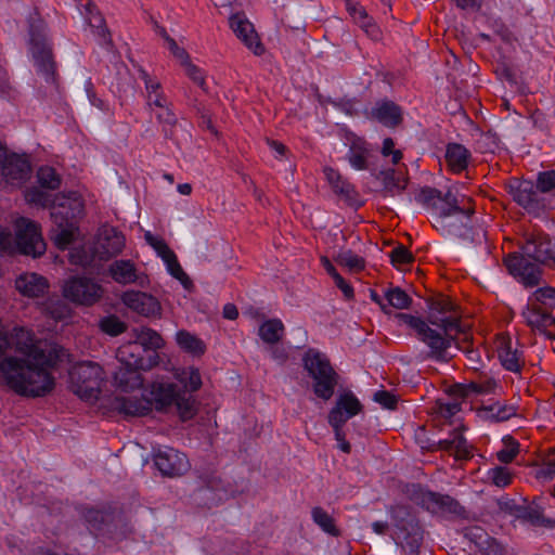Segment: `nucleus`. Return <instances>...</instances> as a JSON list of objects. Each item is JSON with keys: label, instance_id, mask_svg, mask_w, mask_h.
Returning <instances> with one entry per match:
<instances>
[{"label": "nucleus", "instance_id": "7", "mask_svg": "<svg viewBox=\"0 0 555 555\" xmlns=\"http://www.w3.org/2000/svg\"><path fill=\"white\" fill-rule=\"evenodd\" d=\"M409 498L431 514L442 516L466 517V509L461 503L449 494H442L412 485L408 491Z\"/></svg>", "mask_w": 555, "mask_h": 555}, {"label": "nucleus", "instance_id": "13", "mask_svg": "<svg viewBox=\"0 0 555 555\" xmlns=\"http://www.w3.org/2000/svg\"><path fill=\"white\" fill-rule=\"evenodd\" d=\"M15 243L21 254L34 258L44 254L47 247L40 232V227L26 218H20L16 221Z\"/></svg>", "mask_w": 555, "mask_h": 555}, {"label": "nucleus", "instance_id": "2", "mask_svg": "<svg viewBox=\"0 0 555 555\" xmlns=\"http://www.w3.org/2000/svg\"><path fill=\"white\" fill-rule=\"evenodd\" d=\"M398 318L415 331L417 338L430 349V357L439 361L448 360V349L464 334L456 315L433 314L428 315V322L406 313H399Z\"/></svg>", "mask_w": 555, "mask_h": 555}, {"label": "nucleus", "instance_id": "49", "mask_svg": "<svg viewBox=\"0 0 555 555\" xmlns=\"http://www.w3.org/2000/svg\"><path fill=\"white\" fill-rule=\"evenodd\" d=\"M385 298L389 306L399 310L409 308L412 302V298L400 287L387 289Z\"/></svg>", "mask_w": 555, "mask_h": 555}, {"label": "nucleus", "instance_id": "52", "mask_svg": "<svg viewBox=\"0 0 555 555\" xmlns=\"http://www.w3.org/2000/svg\"><path fill=\"white\" fill-rule=\"evenodd\" d=\"M38 182L42 188L56 190L60 188L61 178L55 169L49 166L41 167L37 172Z\"/></svg>", "mask_w": 555, "mask_h": 555}, {"label": "nucleus", "instance_id": "3", "mask_svg": "<svg viewBox=\"0 0 555 555\" xmlns=\"http://www.w3.org/2000/svg\"><path fill=\"white\" fill-rule=\"evenodd\" d=\"M147 399L152 401V408L162 412L175 405L183 422L193 418L198 411V402L195 397L186 393L173 383L154 382L151 385Z\"/></svg>", "mask_w": 555, "mask_h": 555}, {"label": "nucleus", "instance_id": "61", "mask_svg": "<svg viewBox=\"0 0 555 555\" xmlns=\"http://www.w3.org/2000/svg\"><path fill=\"white\" fill-rule=\"evenodd\" d=\"M57 232L53 236L54 243L60 249H66L74 241V231L76 225L56 227Z\"/></svg>", "mask_w": 555, "mask_h": 555}, {"label": "nucleus", "instance_id": "28", "mask_svg": "<svg viewBox=\"0 0 555 555\" xmlns=\"http://www.w3.org/2000/svg\"><path fill=\"white\" fill-rule=\"evenodd\" d=\"M31 173V167L26 158L12 155L5 158L2 164V175L7 182L20 185L25 182Z\"/></svg>", "mask_w": 555, "mask_h": 555}, {"label": "nucleus", "instance_id": "45", "mask_svg": "<svg viewBox=\"0 0 555 555\" xmlns=\"http://www.w3.org/2000/svg\"><path fill=\"white\" fill-rule=\"evenodd\" d=\"M88 23L93 29L94 34L100 38V44L107 48L113 47L111 34L105 25V20L100 12H95L94 16H88Z\"/></svg>", "mask_w": 555, "mask_h": 555}, {"label": "nucleus", "instance_id": "29", "mask_svg": "<svg viewBox=\"0 0 555 555\" xmlns=\"http://www.w3.org/2000/svg\"><path fill=\"white\" fill-rule=\"evenodd\" d=\"M541 498H534L528 505H522L518 519L529 522L534 527L555 528V519L544 515V508L540 505Z\"/></svg>", "mask_w": 555, "mask_h": 555}, {"label": "nucleus", "instance_id": "16", "mask_svg": "<svg viewBox=\"0 0 555 555\" xmlns=\"http://www.w3.org/2000/svg\"><path fill=\"white\" fill-rule=\"evenodd\" d=\"M124 234L114 227L103 225L99 230L94 253L100 260H109L118 256L125 248Z\"/></svg>", "mask_w": 555, "mask_h": 555}, {"label": "nucleus", "instance_id": "38", "mask_svg": "<svg viewBox=\"0 0 555 555\" xmlns=\"http://www.w3.org/2000/svg\"><path fill=\"white\" fill-rule=\"evenodd\" d=\"M134 341L144 348L146 354L156 352L164 346L162 336L154 330L149 327L133 330Z\"/></svg>", "mask_w": 555, "mask_h": 555}, {"label": "nucleus", "instance_id": "54", "mask_svg": "<svg viewBox=\"0 0 555 555\" xmlns=\"http://www.w3.org/2000/svg\"><path fill=\"white\" fill-rule=\"evenodd\" d=\"M100 328L103 333L111 336H118L126 332L127 325L116 315H108L101 320Z\"/></svg>", "mask_w": 555, "mask_h": 555}, {"label": "nucleus", "instance_id": "34", "mask_svg": "<svg viewBox=\"0 0 555 555\" xmlns=\"http://www.w3.org/2000/svg\"><path fill=\"white\" fill-rule=\"evenodd\" d=\"M140 371H142V369L120 365L114 374L116 386L122 391H130L140 388L143 382Z\"/></svg>", "mask_w": 555, "mask_h": 555}, {"label": "nucleus", "instance_id": "20", "mask_svg": "<svg viewBox=\"0 0 555 555\" xmlns=\"http://www.w3.org/2000/svg\"><path fill=\"white\" fill-rule=\"evenodd\" d=\"M417 441L422 449H426L430 452L443 450L450 454H453L456 460H468L472 457V451L459 428L453 430L450 438L439 440L438 442L425 444L424 441L420 438V435H417Z\"/></svg>", "mask_w": 555, "mask_h": 555}, {"label": "nucleus", "instance_id": "48", "mask_svg": "<svg viewBox=\"0 0 555 555\" xmlns=\"http://www.w3.org/2000/svg\"><path fill=\"white\" fill-rule=\"evenodd\" d=\"M179 380L184 387L186 393L197 391L202 387V377L198 369L190 367L179 375Z\"/></svg>", "mask_w": 555, "mask_h": 555}, {"label": "nucleus", "instance_id": "1", "mask_svg": "<svg viewBox=\"0 0 555 555\" xmlns=\"http://www.w3.org/2000/svg\"><path fill=\"white\" fill-rule=\"evenodd\" d=\"M416 201L431 214L433 227L444 236L473 241L470 218L475 214L470 197H457L451 190L442 193L436 188H423Z\"/></svg>", "mask_w": 555, "mask_h": 555}, {"label": "nucleus", "instance_id": "5", "mask_svg": "<svg viewBox=\"0 0 555 555\" xmlns=\"http://www.w3.org/2000/svg\"><path fill=\"white\" fill-rule=\"evenodd\" d=\"M302 362L305 370L313 379L314 395L324 401L330 400L339 380V375L332 366L330 359L315 349H309Z\"/></svg>", "mask_w": 555, "mask_h": 555}, {"label": "nucleus", "instance_id": "11", "mask_svg": "<svg viewBox=\"0 0 555 555\" xmlns=\"http://www.w3.org/2000/svg\"><path fill=\"white\" fill-rule=\"evenodd\" d=\"M508 273L526 288L540 285L543 278V266L528 258L520 251L508 254L504 258Z\"/></svg>", "mask_w": 555, "mask_h": 555}, {"label": "nucleus", "instance_id": "64", "mask_svg": "<svg viewBox=\"0 0 555 555\" xmlns=\"http://www.w3.org/2000/svg\"><path fill=\"white\" fill-rule=\"evenodd\" d=\"M183 66L185 67V73L190 77V79H192L194 83H196L199 88L206 91L207 86L203 70L195 64H193L191 61H189Z\"/></svg>", "mask_w": 555, "mask_h": 555}, {"label": "nucleus", "instance_id": "46", "mask_svg": "<svg viewBox=\"0 0 555 555\" xmlns=\"http://www.w3.org/2000/svg\"><path fill=\"white\" fill-rule=\"evenodd\" d=\"M468 387L473 389L474 393L489 395L495 393L500 388V384L494 377L487 374H481L478 379L468 383Z\"/></svg>", "mask_w": 555, "mask_h": 555}, {"label": "nucleus", "instance_id": "21", "mask_svg": "<svg viewBox=\"0 0 555 555\" xmlns=\"http://www.w3.org/2000/svg\"><path fill=\"white\" fill-rule=\"evenodd\" d=\"M154 462L159 472L168 477L181 476L189 469L185 454L172 448H167L155 454Z\"/></svg>", "mask_w": 555, "mask_h": 555}, {"label": "nucleus", "instance_id": "53", "mask_svg": "<svg viewBox=\"0 0 555 555\" xmlns=\"http://www.w3.org/2000/svg\"><path fill=\"white\" fill-rule=\"evenodd\" d=\"M504 448L496 453L498 460L503 464H508L519 453V443L511 436L503 439Z\"/></svg>", "mask_w": 555, "mask_h": 555}, {"label": "nucleus", "instance_id": "4", "mask_svg": "<svg viewBox=\"0 0 555 555\" xmlns=\"http://www.w3.org/2000/svg\"><path fill=\"white\" fill-rule=\"evenodd\" d=\"M47 23L39 16L29 22V46L37 72L57 87L56 62L47 37Z\"/></svg>", "mask_w": 555, "mask_h": 555}, {"label": "nucleus", "instance_id": "22", "mask_svg": "<svg viewBox=\"0 0 555 555\" xmlns=\"http://www.w3.org/2000/svg\"><path fill=\"white\" fill-rule=\"evenodd\" d=\"M498 357L502 366L509 372L520 374L525 367L526 360L522 349L507 336L499 338Z\"/></svg>", "mask_w": 555, "mask_h": 555}, {"label": "nucleus", "instance_id": "12", "mask_svg": "<svg viewBox=\"0 0 555 555\" xmlns=\"http://www.w3.org/2000/svg\"><path fill=\"white\" fill-rule=\"evenodd\" d=\"M62 291L66 299L82 306H92L103 295L102 286L88 276H70L64 282Z\"/></svg>", "mask_w": 555, "mask_h": 555}, {"label": "nucleus", "instance_id": "23", "mask_svg": "<svg viewBox=\"0 0 555 555\" xmlns=\"http://www.w3.org/2000/svg\"><path fill=\"white\" fill-rule=\"evenodd\" d=\"M528 326L544 334L548 339L555 340V318L551 310L537 305H528L522 312Z\"/></svg>", "mask_w": 555, "mask_h": 555}, {"label": "nucleus", "instance_id": "62", "mask_svg": "<svg viewBox=\"0 0 555 555\" xmlns=\"http://www.w3.org/2000/svg\"><path fill=\"white\" fill-rule=\"evenodd\" d=\"M496 505L500 512L507 514L509 516H514L517 519L522 507V505H518L514 499H511L508 496H502L499 500H496Z\"/></svg>", "mask_w": 555, "mask_h": 555}, {"label": "nucleus", "instance_id": "10", "mask_svg": "<svg viewBox=\"0 0 555 555\" xmlns=\"http://www.w3.org/2000/svg\"><path fill=\"white\" fill-rule=\"evenodd\" d=\"M505 189L513 199L529 214L538 216L547 208H555V203L546 201L530 180L512 178L505 184Z\"/></svg>", "mask_w": 555, "mask_h": 555}, {"label": "nucleus", "instance_id": "50", "mask_svg": "<svg viewBox=\"0 0 555 555\" xmlns=\"http://www.w3.org/2000/svg\"><path fill=\"white\" fill-rule=\"evenodd\" d=\"M464 338L462 341H456V346L459 349L465 351L466 353V366L473 371H478L481 365V356L480 352L476 349L469 348V338L467 334L464 332Z\"/></svg>", "mask_w": 555, "mask_h": 555}, {"label": "nucleus", "instance_id": "39", "mask_svg": "<svg viewBox=\"0 0 555 555\" xmlns=\"http://www.w3.org/2000/svg\"><path fill=\"white\" fill-rule=\"evenodd\" d=\"M377 178L383 182L384 196H395L406 188V179L400 177L395 169L383 170Z\"/></svg>", "mask_w": 555, "mask_h": 555}, {"label": "nucleus", "instance_id": "36", "mask_svg": "<svg viewBox=\"0 0 555 555\" xmlns=\"http://www.w3.org/2000/svg\"><path fill=\"white\" fill-rule=\"evenodd\" d=\"M469 151L462 144L450 143L447 146L446 162L453 172H462L467 168Z\"/></svg>", "mask_w": 555, "mask_h": 555}, {"label": "nucleus", "instance_id": "27", "mask_svg": "<svg viewBox=\"0 0 555 555\" xmlns=\"http://www.w3.org/2000/svg\"><path fill=\"white\" fill-rule=\"evenodd\" d=\"M15 288L25 297L38 298L48 292L49 282L40 274L27 272L16 278Z\"/></svg>", "mask_w": 555, "mask_h": 555}, {"label": "nucleus", "instance_id": "41", "mask_svg": "<svg viewBox=\"0 0 555 555\" xmlns=\"http://www.w3.org/2000/svg\"><path fill=\"white\" fill-rule=\"evenodd\" d=\"M324 173L330 185L332 186V190L336 194L341 195L347 199L352 198V196L356 194L353 185L347 180L343 179L341 175L337 170L331 167H326L324 169Z\"/></svg>", "mask_w": 555, "mask_h": 555}, {"label": "nucleus", "instance_id": "24", "mask_svg": "<svg viewBox=\"0 0 555 555\" xmlns=\"http://www.w3.org/2000/svg\"><path fill=\"white\" fill-rule=\"evenodd\" d=\"M122 302L133 312L146 317H157L160 314V304L152 295L140 291H128L122 294Z\"/></svg>", "mask_w": 555, "mask_h": 555}, {"label": "nucleus", "instance_id": "44", "mask_svg": "<svg viewBox=\"0 0 555 555\" xmlns=\"http://www.w3.org/2000/svg\"><path fill=\"white\" fill-rule=\"evenodd\" d=\"M529 305H537L552 311L555 309V287L548 285L539 287L531 295Z\"/></svg>", "mask_w": 555, "mask_h": 555}, {"label": "nucleus", "instance_id": "59", "mask_svg": "<svg viewBox=\"0 0 555 555\" xmlns=\"http://www.w3.org/2000/svg\"><path fill=\"white\" fill-rule=\"evenodd\" d=\"M535 186L541 195L555 191V170L539 172Z\"/></svg>", "mask_w": 555, "mask_h": 555}, {"label": "nucleus", "instance_id": "43", "mask_svg": "<svg viewBox=\"0 0 555 555\" xmlns=\"http://www.w3.org/2000/svg\"><path fill=\"white\" fill-rule=\"evenodd\" d=\"M313 521L327 534L339 537L340 531L336 527L335 519L322 507L315 506L311 511Z\"/></svg>", "mask_w": 555, "mask_h": 555}, {"label": "nucleus", "instance_id": "56", "mask_svg": "<svg viewBox=\"0 0 555 555\" xmlns=\"http://www.w3.org/2000/svg\"><path fill=\"white\" fill-rule=\"evenodd\" d=\"M82 515L92 530H99L101 525L106 522L111 517L107 512L93 507L83 509Z\"/></svg>", "mask_w": 555, "mask_h": 555}, {"label": "nucleus", "instance_id": "47", "mask_svg": "<svg viewBox=\"0 0 555 555\" xmlns=\"http://www.w3.org/2000/svg\"><path fill=\"white\" fill-rule=\"evenodd\" d=\"M555 476V448L550 449L542 456V464L535 469L534 477L551 480Z\"/></svg>", "mask_w": 555, "mask_h": 555}, {"label": "nucleus", "instance_id": "55", "mask_svg": "<svg viewBox=\"0 0 555 555\" xmlns=\"http://www.w3.org/2000/svg\"><path fill=\"white\" fill-rule=\"evenodd\" d=\"M488 477L493 485L505 488L512 483L513 474L505 466H495L488 472Z\"/></svg>", "mask_w": 555, "mask_h": 555}, {"label": "nucleus", "instance_id": "60", "mask_svg": "<svg viewBox=\"0 0 555 555\" xmlns=\"http://www.w3.org/2000/svg\"><path fill=\"white\" fill-rule=\"evenodd\" d=\"M25 198L29 204H35L41 207H49L52 204V197L48 192L37 188H31L26 191Z\"/></svg>", "mask_w": 555, "mask_h": 555}, {"label": "nucleus", "instance_id": "6", "mask_svg": "<svg viewBox=\"0 0 555 555\" xmlns=\"http://www.w3.org/2000/svg\"><path fill=\"white\" fill-rule=\"evenodd\" d=\"M395 527V539L408 550L409 555H418L423 543V529L417 518L405 505H396L390 508Z\"/></svg>", "mask_w": 555, "mask_h": 555}, {"label": "nucleus", "instance_id": "19", "mask_svg": "<svg viewBox=\"0 0 555 555\" xmlns=\"http://www.w3.org/2000/svg\"><path fill=\"white\" fill-rule=\"evenodd\" d=\"M83 203L77 197H62L57 204L52 206L51 219L56 227L76 225L77 220L83 215Z\"/></svg>", "mask_w": 555, "mask_h": 555}, {"label": "nucleus", "instance_id": "32", "mask_svg": "<svg viewBox=\"0 0 555 555\" xmlns=\"http://www.w3.org/2000/svg\"><path fill=\"white\" fill-rule=\"evenodd\" d=\"M348 160L357 170H365L369 168L370 150L367 143L358 137L352 135L350 139Z\"/></svg>", "mask_w": 555, "mask_h": 555}, {"label": "nucleus", "instance_id": "58", "mask_svg": "<svg viewBox=\"0 0 555 555\" xmlns=\"http://www.w3.org/2000/svg\"><path fill=\"white\" fill-rule=\"evenodd\" d=\"M146 240L155 248V250L163 258V260L167 263V266L177 259V256L169 248V246L166 244L165 241L157 240V238L153 237L150 233L146 234Z\"/></svg>", "mask_w": 555, "mask_h": 555}, {"label": "nucleus", "instance_id": "15", "mask_svg": "<svg viewBox=\"0 0 555 555\" xmlns=\"http://www.w3.org/2000/svg\"><path fill=\"white\" fill-rule=\"evenodd\" d=\"M116 358L120 365L128 367L151 370L158 363L156 352L145 353L144 348L134 340L121 345L116 351Z\"/></svg>", "mask_w": 555, "mask_h": 555}, {"label": "nucleus", "instance_id": "42", "mask_svg": "<svg viewBox=\"0 0 555 555\" xmlns=\"http://www.w3.org/2000/svg\"><path fill=\"white\" fill-rule=\"evenodd\" d=\"M176 340L181 349L193 356H202L206 351L205 343L185 330H181L177 333Z\"/></svg>", "mask_w": 555, "mask_h": 555}, {"label": "nucleus", "instance_id": "35", "mask_svg": "<svg viewBox=\"0 0 555 555\" xmlns=\"http://www.w3.org/2000/svg\"><path fill=\"white\" fill-rule=\"evenodd\" d=\"M429 314H438L441 317H457V322L461 324L462 312L460 307L447 295L438 294L428 300Z\"/></svg>", "mask_w": 555, "mask_h": 555}, {"label": "nucleus", "instance_id": "37", "mask_svg": "<svg viewBox=\"0 0 555 555\" xmlns=\"http://www.w3.org/2000/svg\"><path fill=\"white\" fill-rule=\"evenodd\" d=\"M347 11L352 16L354 23H357L364 33L372 39H378L380 31L378 26L374 23L373 18L370 17L363 7L347 3Z\"/></svg>", "mask_w": 555, "mask_h": 555}, {"label": "nucleus", "instance_id": "25", "mask_svg": "<svg viewBox=\"0 0 555 555\" xmlns=\"http://www.w3.org/2000/svg\"><path fill=\"white\" fill-rule=\"evenodd\" d=\"M464 537L481 555H505L506 553L505 546L479 526L466 528Z\"/></svg>", "mask_w": 555, "mask_h": 555}, {"label": "nucleus", "instance_id": "9", "mask_svg": "<svg viewBox=\"0 0 555 555\" xmlns=\"http://www.w3.org/2000/svg\"><path fill=\"white\" fill-rule=\"evenodd\" d=\"M73 391L81 399H96L104 379L102 367L94 362H80L69 371Z\"/></svg>", "mask_w": 555, "mask_h": 555}, {"label": "nucleus", "instance_id": "40", "mask_svg": "<svg viewBox=\"0 0 555 555\" xmlns=\"http://www.w3.org/2000/svg\"><path fill=\"white\" fill-rule=\"evenodd\" d=\"M285 327L280 319L264 321L258 331L259 337L269 345L278 344L284 336Z\"/></svg>", "mask_w": 555, "mask_h": 555}, {"label": "nucleus", "instance_id": "33", "mask_svg": "<svg viewBox=\"0 0 555 555\" xmlns=\"http://www.w3.org/2000/svg\"><path fill=\"white\" fill-rule=\"evenodd\" d=\"M480 412L483 417L490 422H506L517 414V406L506 401H495L488 405H482Z\"/></svg>", "mask_w": 555, "mask_h": 555}, {"label": "nucleus", "instance_id": "8", "mask_svg": "<svg viewBox=\"0 0 555 555\" xmlns=\"http://www.w3.org/2000/svg\"><path fill=\"white\" fill-rule=\"evenodd\" d=\"M518 249L528 258L555 270V242L541 230H526L517 243Z\"/></svg>", "mask_w": 555, "mask_h": 555}, {"label": "nucleus", "instance_id": "26", "mask_svg": "<svg viewBox=\"0 0 555 555\" xmlns=\"http://www.w3.org/2000/svg\"><path fill=\"white\" fill-rule=\"evenodd\" d=\"M109 276L118 284L127 285L138 283L143 286L146 276L140 274L131 260H115L108 267Z\"/></svg>", "mask_w": 555, "mask_h": 555}, {"label": "nucleus", "instance_id": "31", "mask_svg": "<svg viewBox=\"0 0 555 555\" xmlns=\"http://www.w3.org/2000/svg\"><path fill=\"white\" fill-rule=\"evenodd\" d=\"M115 409L126 415L144 416L152 411V401L144 397H117Z\"/></svg>", "mask_w": 555, "mask_h": 555}, {"label": "nucleus", "instance_id": "57", "mask_svg": "<svg viewBox=\"0 0 555 555\" xmlns=\"http://www.w3.org/2000/svg\"><path fill=\"white\" fill-rule=\"evenodd\" d=\"M390 261L393 267L400 268L404 264H410L414 261V256L412 253L404 246V245H398L395 247L390 254Z\"/></svg>", "mask_w": 555, "mask_h": 555}, {"label": "nucleus", "instance_id": "14", "mask_svg": "<svg viewBox=\"0 0 555 555\" xmlns=\"http://www.w3.org/2000/svg\"><path fill=\"white\" fill-rule=\"evenodd\" d=\"M10 346L13 345L15 350L24 354L28 360L35 362H44L47 360L46 351L40 347V341L31 330L16 326L12 330L10 336L4 332Z\"/></svg>", "mask_w": 555, "mask_h": 555}, {"label": "nucleus", "instance_id": "51", "mask_svg": "<svg viewBox=\"0 0 555 555\" xmlns=\"http://www.w3.org/2000/svg\"><path fill=\"white\" fill-rule=\"evenodd\" d=\"M334 259L338 264L347 267L351 271L359 272L365 268L364 258L353 254L351 250H343Z\"/></svg>", "mask_w": 555, "mask_h": 555}, {"label": "nucleus", "instance_id": "63", "mask_svg": "<svg viewBox=\"0 0 555 555\" xmlns=\"http://www.w3.org/2000/svg\"><path fill=\"white\" fill-rule=\"evenodd\" d=\"M168 269H169V272L170 274L176 278L177 280H179L181 282V284L183 285V287L185 289H191L193 287V282L192 280L190 279V276L184 272V270L182 269V267L180 266L178 259H176L175 261H172L171 263L168 264Z\"/></svg>", "mask_w": 555, "mask_h": 555}, {"label": "nucleus", "instance_id": "18", "mask_svg": "<svg viewBox=\"0 0 555 555\" xmlns=\"http://www.w3.org/2000/svg\"><path fill=\"white\" fill-rule=\"evenodd\" d=\"M362 409L363 405L351 391L345 392L338 397L335 406L330 411L328 423L339 436V426H344L349 418L359 414Z\"/></svg>", "mask_w": 555, "mask_h": 555}, {"label": "nucleus", "instance_id": "17", "mask_svg": "<svg viewBox=\"0 0 555 555\" xmlns=\"http://www.w3.org/2000/svg\"><path fill=\"white\" fill-rule=\"evenodd\" d=\"M230 28L235 36L244 43V46L253 51L255 55H262L266 51L253 23H250L245 14L235 13L229 18Z\"/></svg>", "mask_w": 555, "mask_h": 555}, {"label": "nucleus", "instance_id": "30", "mask_svg": "<svg viewBox=\"0 0 555 555\" xmlns=\"http://www.w3.org/2000/svg\"><path fill=\"white\" fill-rule=\"evenodd\" d=\"M372 116L386 127L399 126L402 118V109L392 101H382L372 109Z\"/></svg>", "mask_w": 555, "mask_h": 555}]
</instances>
